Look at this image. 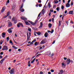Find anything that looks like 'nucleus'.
I'll return each mask as SVG.
<instances>
[{
	"label": "nucleus",
	"mask_w": 74,
	"mask_h": 74,
	"mask_svg": "<svg viewBox=\"0 0 74 74\" xmlns=\"http://www.w3.org/2000/svg\"><path fill=\"white\" fill-rule=\"evenodd\" d=\"M40 74H43V73L42 71H41L40 72Z\"/></svg>",
	"instance_id": "nucleus-53"
},
{
	"label": "nucleus",
	"mask_w": 74,
	"mask_h": 74,
	"mask_svg": "<svg viewBox=\"0 0 74 74\" xmlns=\"http://www.w3.org/2000/svg\"><path fill=\"white\" fill-rule=\"evenodd\" d=\"M68 48L69 49H71V48H72L71 47H69Z\"/></svg>",
	"instance_id": "nucleus-54"
},
{
	"label": "nucleus",
	"mask_w": 74,
	"mask_h": 74,
	"mask_svg": "<svg viewBox=\"0 0 74 74\" xmlns=\"http://www.w3.org/2000/svg\"><path fill=\"white\" fill-rule=\"evenodd\" d=\"M38 43L37 42H35L34 44V45L35 46L38 45Z\"/></svg>",
	"instance_id": "nucleus-34"
},
{
	"label": "nucleus",
	"mask_w": 74,
	"mask_h": 74,
	"mask_svg": "<svg viewBox=\"0 0 74 74\" xmlns=\"http://www.w3.org/2000/svg\"><path fill=\"white\" fill-rule=\"evenodd\" d=\"M17 26L18 27H20V24L19 23L17 25Z\"/></svg>",
	"instance_id": "nucleus-39"
},
{
	"label": "nucleus",
	"mask_w": 74,
	"mask_h": 74,
	"mask_svg": "<svg viewBox=\"0 0 74 74\" xmlns=\"http://www.w3.org/2000/svg\"><path fill=\"white\" fill-rule=\"evenodd\" d=\"M51 56H53V53H52L51 55Z\"/></svg>",
	"instance_id": "nucleus-63"
},
{
	"label": "nucleus",
	"mask_w": 74,
	"mask_h": 74,
	"mask_svg": "<svg viewBox=\"0 0 74 74\" xmlns=\"http://www.w3.org/2000/svg\"><path fill=\"white\" fill-rule=\"evenodd\" d=\"M40 43L41 44H45V42L44 41V40H43L41 41Z\"/></svg>",
	"instance_id": "nucleus-18"
},
{
	"label": "nucleus",
	"mask_w": 74,
	"mask_h": 74,
	"mask_svg": "<svg viewBox=\"0 0 74 74\" xmlns=\"http://www.w3.org/2000/svg\"><path fill=\"white\" fill-rule=\"evenodd\" d=\"M25 23H26V25H30V24H29V23L25 21Z\"/></svg>",
	"instance_id": "nucleus-24"
},
{
	"label": "nucleus",
	"mask_w": 74,
	"mask_h": 74,
	"mask_svg": "<svg viewBox=\"0 0 74 74\" xmlns=\"http://www.w3.org/2000/svg\"><path fill=\"white\" fill-rule=\"evenodd\" d=\"M8 32L9 33H12V30H11V29H9L8 30Z\"/></svg>",
	"instance_id": "nucleus-13"
},
{
	"label": "nucleus",
	"mask_w": 74,
	"mask_h": 74,
	"mask_svg": "<svg viewBox=\"0 0 74 74\" xmlns=\"http://www.w3.org/2000/svg\"><path fill=\"white\" fill-rule=\"evenodd\" d=\"M33 42H33V41H32L31 43H30V44H33Z\"/></svg>",
	"instance_id": "nucleus-59"
},
{
	"label": "nucleus",
	"mask_w": 74,
	"mask_h": 74,
	"mask_svg": "<svg viewBox=\"0 0 74 74\" xmlns=\"http://www.w3.org/2000/svg\"><path fill=\"white\" fill-rule=\"evenodd\" d=\"M28 66L29 67H30V66H31V65H30V61L28 62Z\"/></svg>",
	"instance_id": "nucleus-25"
},
{
	"label": "nucleus",
	"mask_w": 74,
	"mask_h": 74,
	"mask_svg": "<svg viewBox=\"0 0 74 74\" xmlns=\"http://www.w3.org/2000/svg\"><path fill=\"white\" fill-rule=\"evenodd\" d=\"M11 50H12V49H10L9 50V52H11Z\"/></svg>",
	"instance_id": "nucleus-57"
},
{
	"label": "nucleus",
	"mask_w": 74,
	"mask_h": 74,
	"mask_svg": "<svg viewBox=\"0 0 74 74\" xmlns=\"http://www.w3.org/2000/svg\"><path fill=\"white\" fill-rule=\"evenodd\" d=\"M48 36V34L47 32H46L45 34V37H47Z\"/></svg>",
	"instance_id": "nucleus-15"
},
{
	"label": "nucleus",
	"mask_w": 74,
	"mask_h": 74,
	"mask_svg": "<svg viewBox=\"0 0 74 74\" xmlns=\"http://www.w3.org/2000/svg\"><path fill=\"white\" fill-rule=\"evenodd\" d=\"M9 18L10 19H11V17L10 16H9Z\"/></svg>",
	"instance_id": "nucleus-56"
},
{
	"label": "nucleus",
	"mask_w": 74,
	"mask_h": 74,
	"mask_svg": "<svg viewBox=\"0 0 74 74\" xmlns=\"http://www.w3.org/2000/svg\"><path fill=\"white\" fill-rule=\"evenodd\" d=\"M49 28H51L52 27V24L51 23H49Z\"/></svg>",
	"instance_id": "nucleus-21"
},
{
	"label": "nucleus",
	"mask_w": 74,
	"mask_h": 74,
	"mask_svg": "<svg viewBox=\"0 0 74 74\" xmlns=\"http://www.w3.org/2000/svg\"><path fill=\"white\" fill-rule=\"evenodd\" d=\"M25 11V10L24 9H22L21 10V9H20V11L21 12H23Z\"/></svg>",
	"instance_id": "nucleus-35"
},
{
	"label": "nucleus",
	"mask_w": 74,
	"mask_h": 74,
	"mask_svg": "<svg viewBox=\"0 0 74 74\" xmlns=\"http://www.w3.org/2000/svg\"><path fill=\"white\" fill-rule=\"evenodd\" d=\"M10 44H12V41L11 40H10Z\"/></svg>",
	"instance_id": "nucleus-47"
},
{
	"label": "nucleus",
	"mask_w": 74,
	"mask_h": 74,
	"mask_svg": "<svg viewBox=\"0 0 74 74\" xmlns=\"http://www.w3.org/2000/svg\"><path fill=\"white\" fill-rule=\"evenodd\" d=\"M67 10H65L64 12V13L65 14H66V13H67Z\"/></svg>",
	"instance_id": "nucleus-52"
},
{
	"label": "nucleus",
	"mask_w": 74,
	"mask_h": 74,
	"mask_svg": "<svg viewBox=\"0 0 74 74\" xmlns=\"http://www.w3.org/2000/svg\"><path fill=\"white\" fill-rule=\"evenodd\" d=\"M51 71L52 73H53V72H54V70L52 69H51Z\"/></svg>",
	"instance_id": "nucleus-45"
},
{
	"label": "nucleus",
	"mask_w": 74,
	"mask_h": 74,
	"mask_svg": "<svg viewBox=\"0 0 74 74\" xmlns=\"http://www.w3.org/2000/svg\"><path fill=\"white\" fill-rule=\"evenodd\" d=\"M35 60H36V58H34L33 60V61L34 62V61H35Z\"/></svg>",
	"instance_id": "nucleus-61"
},
{
	"label": "nucleus",
	"mask_w": 74,
	"mask_h": 74,
	"mask_svg": "<svg viewBox=\"0 0 74 74\" xmlns=\"http://www.w3.org/2000/svg\"><path fill=\"white\" fill-rule=\"evenodd\" d=\"M8 48L6 46H3V48L2 49V50H8Z\"/></svg>",
	"instance_id": "nucleus-3"
},
{
	"label": "nucleus",
	"mask_w": 74,
	"mask_h": 74,
	"mask_svg": "<svg viewBox=\"0 0 74 74\" xmlns=\"http://www.w3.org/2000/svg\"><path fill=\"white\" fill-rule=\"evenodd\" d=\"M70 3H68L66 4V6L67 8L70 7Z\"/></svg>",
	"instance_id": "nucleus-10"
},
{
	"label": "nucleus",
	"mask_w": 74,
	"mask_h": 74,
	"mask_svg": "<svg viewBox=\"0 0 74 74\" xmlns=\"http://www.w3.org/2000/svg\"><path fill=\"white\" fill-rule=\"evenodd\" d=\"M5 60V58H4V59H2V60H1L0 62L1 64H3V62H4V60Z\"/></svg>",
	"instance_id": "nucleus-12"
},
{
	"label": "nucleus",
	"mask_w": 74,
	"mask_h": 74,
	"mask_svg": "<svg viewBox=\"0 0 74 74\" xmlns=\"http://www.w3.org/2000/svg\"><path fill=\"white\" fill-rule=\"evenodd\" d=\"M42 23L41 22L40 23V25L39 27H42Z\"/></svg>",
	"instance_id": "nucleus-26"
},
{
	"label": "nucleus",
	"mask_w": 74,
	"mask_h": 74,
	"mask_svg": "<svg viewBox=\"0 0 74 74\" xmlns=\"http://www.w3.org/2000/svg\"><path fill=\"white\" fill-rule=\"evenodd\" d=\"M64 8V6L62 5V6L61 7V9L62 10H63Z\"/></svg>",
	"instance_id": "nucleus-41"
},
{
	"label": "nucleus",
	"mask_w": 74,
	"mask_h": 74,
	"mask_svg": "<svg viewBox=\"0 0 74 74\" xmlns=\"http://www.w3.org/2000/svg\"><path fill=\"white\" fill-rule=\"evenodd\" d=\"M56 9L58 11H59L60 9L59 7H57Z\"/></svg>",
	"instance_id": "nucleus-33"
},
{
	"label": "nucleus",
	"mask_w": 74,
	"mask_h": 74,
	"mask_svg": "<svg viewBox=\"0 0 74 74\" xmlns=\"http://www.w3.org/2000/svg\"><path fill=\"white\" fill-rule=\"evenodd\" d=\"M5 33H3L2 34V37H3V38H4L5 37Z\"/></svg>",
	"instance_id": "nucleus-7"
},
{
	"label": "nucleus",
	"mask_w": 74,
	"mask_h": 74,
	"mask_svg": "<svg viewBox=\"0 0 74 74\" xmlns=\"http://www.w3.org/2000/svg\"><path fill=\"white\" fill-rule=\"evenodd\" d=\"M36 41V39H35L32 41V42H35Z\"/></svg>",
	"instance_id": "nucleus-48"
},
{
	"label": "nucleus",
	"mask_w": 74,
	"mask_h": 74,
	"mask_svg": "<svg viewBox=\"0 0 74 74\" xmlns=\"http://www.w3.org/2000/svg\"><path fill=\"white\" fill-rule=\"evenodd\" d=\"M23 4H22V5L20 7V9H21V8H23Z\"/></svg>",
	"instance_id": "nucleus-38"
},
{
	"label": "nucleus",
	"mask_w": 74,
	"mask_h": 74,
	"mask_svg": "<svg viewBox=\"0 0 74 74\" xmlns=\"http://www.w3.org/2000/svg\"><path fill=\"white\" fill-rule=\"evenodd\" d=\"M70 1H71L70 0H68V3H70Z\"/></svg>",
	"instance_id": "nucleus-62"
},
{
	"label": "nucleus",
	"mask_w": 74,
	"mask_h": 74,
	"mask_svg": "<svg viewBox=\"0 0 74 74\" xmlns=\"http://www.w3.org/2000/svg\"><path fill=\"white\" fill-rule=\"evenodd\" d=\"M45 12V11H44V9H43L42 11L39 14L38 17H39L41 15V13H42L43 14H44V13Z\"/></svg>",
	"instance_id": "nucleus-2"
},
{
	"label": "nucleus",
	"mask_w": 74,
	"mask_h": 74,
	"mask_svg": "<svg viewBox=\"0 0 74 74\" xmlns=\"http://www.w3.org/2000/svg\"><path fill=\"white\" fill-rule=\"evenodd\" d=\"M48 7H49V8H50L51 7V5H50V3H49L48 4Z\"/></svg>",
	"instance_id": "nucleus-22"
},
{
	"label": "nucleus",
	"mask_w": 74,
	"mask_h": 74,
	"mask_svg": "<svg viewBox=\"0 0 74 74\" xmlns=\"http://www.w3.org/2000/svg\"><path fill=\"white\" fill-rule=\"evenodd\" d=\"M71 5H73V2H72L71 4Z\"/></svg>",
	"instance_id": "nucleus-58"
},
{
	"label": "nucleus",
	"mask_w": 74,
	"mask_h": 74,
	"mask_svg": "<svg viewBox=\"0 0 74 74\" xmlns=\"http://www.w3.org/2000/svg\"><path fill=\"white\" fill-rule=\"evenodd\" d=\"M38 3H41V0L38 1Z\"/></svg>",
	"instance_id": "nucleus-49"
},
{
	"label": "nucleus",
	"mask_w": 74,
	"mask_h": 74,
	"mask_svg": "<svg viewBox=\"0 0 74 74\" xmlns=\"http://www.w3.org/2000/svg\"><path fill=\"white\" fill-rule=\"evenodd\" d=\"M69 14H71V15H73V11H70L69 12Z\"/></svg>",
	"instance_id": "nucleus-14"
},
{
	"label": "nucleus",
	"mask_w": 74,
	"mask_h": 74,
	"mask_svg": "<svg viewBox=\"0 0 74 74\" xmlns=\"http://www.w3.org/2000/svg\"><path fill=\"white\" fill-rule=\"evenodd\" d=\"M48 74H51V73L50 72H48Z\"/></svg>",
	"instance_id": "nucleus-60"
},
{
	"label": "nucleus",
	"mask_w": 74,
	"mask_h": 74,
	"mask_svg": "<svg viewBox=\"0 0 74 74\" xmlns=\"http://www.w3.org/2000/svg\"><path fill=\"white\" fill-rule=\"evenodd\" d=\"M29 23L32 24V25H35V24L32 21H29Z\"/></svg>",
	"instance_id": "nucleus-27"
},
{
	"label": "nucleus",
	"mask_w": 74,
	"mask_h": 74,
	"mask_svg": "<svg viewBox=\"0 0 74 74\" xmlns=\"http://www.w3.org/2000/svg\"><path fill=\"white\" fill-rule=\"evenodd\" d=\"M70 63V59H68L66 61V63L67 64H69Z\"/></svg>",
	"instance_id": "nucleus-4"
},
{
	"label": "nucleus",
	"mask_w": 74,
	"mask_h": 74,
	"mask_svg": "<svg viewBox=\"0 0 74 74\" xmlns=\"http://www.w3.org/2000/svg\"><path fill=\"white\" fill-rule=\"evenodd\" d=\"M67 58H64V60H67Z\"/></svg>",
	"instance_id": "nucleus-50"
},
{
	"label": "nucleus",
	"mask_w": 74,
	"mask_h": 74,
	"mask_svg": "<svg viewBox=\"0 0 74 74\" xmlns=\"http://www.w3.org/2000/svg\"><path fill=\"white\" fill-rule=\"evenodd\" d=\"M56 7V5H53V8H55V7Z\"/></svg>",
	"instance_id": "nucleus-64"
},
{
	"label": "nucleus",
	"mask_w": 74,
	"mask_h": 74,
	"mask_svg": "<svg viewBox=\"0 0 74 74\" xmlns=\"http://www.w3.org/2000/svg\"><path fill=\"white\" fill-rule=\"evenodd\" d=\"M39 7H42V4H39Z\"/></svg>",
	"instance_id": "nucleus-43"
},
{
	"label": "nucleus",
	"mask_w": 74,
	"mask_h": 74,
	"mask_svg": "<svg viewBox=\"0 0 74 74\" xmlns=\"http://www.w3.org/2000/svg\"><path fill=\"white\" fill-rule=\"evenodd\" d=\"M21 50V49H18V51H19V52H20V51Z\"/></svg>",
	"instance_id": "nucleus-55"
},
{
	"label": "nucleus",
	"mask_w": 74,
	"mask_h": 74,
	"mask_svg": "<svg viewBox=\"0 0 74 74\" xmlns=\"http://www.w3.org/2000/svg\"><path fill=\"white\" fill-rule=\"evenodd\" d=\"M62 67L63 68H65V66H66V64H64V63H62Z\"/></svg>",
	"instance_id": "nucleus-9"
},
{
	"label": "nucleus",
	"mask_w": 74,
	"mask_h": 74,
	"mask_svg": "<svg viewBox=\"0 0 74 74\" xmlns=\"http://www.w3.org/2000/svg\"><path fill=\"white\" fill-rule=\"evenodd\" d=\"M30 36H29V35L28 34H27V41H29V39H30Z\"/></svg>",
	"instance_id": "nucleus-17"
},
{
	"label": "nucleus",
	"mask_w": 74,
	"mask_h": 74,
	"mask_svg": "<svg viewBox=\"0 0 74 74\" xmlns=\"http://www.w3.org/2000/svg\"><path fill=\"white\" fill-rule=\"evenodd\" d=\"M20 25H21L22 27H23V24L22 23H19Z\"/></svg>",
	"instance_id": "nucleus-37"
},
{
	"label": "nucleus",
	"mask_w": 74,
	"mask_h": 74,
	"mask_svg": "<svg viewBox=\"0 0 74 74\" xmlns=\"http://www.w3.org/2000/svg\"><path fill=\"white\" fill-rule=\"evenodd\" d=\"M10 14V12H8L7 13V15L8 16Z\"/></svg>",
	"instance_id": "nucleus-32"
},
{
	"label": "nucleus",
	"mask_w": 74,
	"mask_h": 74,
	"mask_svg": "<svg viewBox=\"0 0 74 74\" xmlns=\"http://www.w3.org/2000/svg\"><path fill=\"white\" fill-rule=\"evenodd\" d=\"M10 40V39H9V37H7L6 38V40L7 41H9V40Z\"/></svg>",
	"instance_id": "nucleus-30"
},
{
	"label": "nucleus",
	"mask_w": 74,
	"mask_h": 74,
	"mask_svg": "<svg viewBox=\"0 0 74 74\" xmlns=\"http://www.w3.org/2000/svg\"><path fill=\"white\" fill-rule=\"evenodd\" d=\"M10 3V0H8L7 1V3Z\"/></svg>",
	"instance_id": "nucleus-51"
},
{
	"label": "nucleus",
	"mask_w": 74,
	"mask_h": 74,
	"mask_svg": "<svg viewBox=\"0 0 74 74\" xmlns=\"http://www.w3.org/2000/svg\"><path fill=\"white\" fill-rule=\"evenodd\" d=\"M3 40H1L0 42V44L1 45V44H3Z\"/></svg>",
	"instance_id": "nucleus-42"
},
{
	"label": "nucleus",
	"mask_w": 74,
	"mask_h": 74,
	"mask_svg": "<svg viewBox=\"0 0 74 74\" xmlns=\"http://www.w3.org/2000/svg\"><path fill=\"white\" fill-rule=\"evenodd\" d=\"M53 32H54V31L53 29H52L51 30V31L50 32V33H51V34H52V33H53Z\"/></svg>",
	"instance_id": "nucleus-40"
},
{
	"label": "nucleus",
	"mask_w": 74,
	"mask_h": 74,
	"mask_svg": "<svg viewBox=\"0 0 74 74\" xmlns=\"http://www.w3.org/2000/svg\"><path fill=\"white\" fill-rule=\"evenodd\" d=\"M12 21H14V23L16 24L17 21H16V19L15 17H13L12 20Z\"/></svg>",
	"instance_id": "nucleus-1"
},
{
	"label": "nucleus",
	"mask_w": 74,
	"mask_h": 74,
	"mask_svg": "<svg viewBox=\"0 0 74 74\" xmlns=\"http://www.w3.org/2000/svg\"><path fill=\"white\" fill-rule=\"evenodd\" d=\"M12 47L14 48V49H18V47L14 46H12Z\"/></svg>",
	"instance_id": "nucleus-23"
},
{
	"label": "nucleus",
	"mask_w": 74,
	"mask_h": 74,
	"mask_svg": "<svg viewBox=\"0 0 74 74\" xmlns=\"http://www.w3.org/2000/svg\"><path fill=\"white\" fill-rule=\"evenodd\" d=\"M5 7H4L3 8L2 10L1 11V12H4V11L5 10Z\"/></svg>",
	"instance_id": "nucleus-16"
},
{
	"label": "nucleus",
	"mask_w": 74,
	"mask_h": 74,
	"mask_svg": "<svg viewBox=\"0 0 74 74\" xmlns=\"http://www.w3.org/2000/svg\"><path fill=\"white\" fill-rule=\"evenodd\" d=\"M61 23H62L61 21H59V26H60L61 25Z\"/></svg>",
	"instance_id": "nucleus-28"
},
{
	"label": "nucleus",
	"mask_w": 74,
	"mask_h": 74,
	"mask_svg": "<svg viewBox=\"0 0 74 74\" xmlns=\"http://www.w3.org/2000/svg\"><path fill=\"white\" fill-rule=\"evenodd\" d=\"M63 73V70L61 69L60 70V72L58 74H62Z\"/></svg>",
	"instance_id": "nucleus-11"
},
{
	"label": "nucleus",
	"mask_w": 74,
	"mask_h": 74,
	"mask_svg": "<svg viewBox=\"0 0 74 74\" xmlns=\"http://www.w3.org/2000/svg\"><path fill=\"white\" fill-rule=\"evenodd\" d=\"M55 1H54V3L55 4H56V3H58L59 1L58 0H55Z\"/></svg>",
	"instance_id": "nucleus-19"
},
{
	"label": "nucleus",
	"mask_w": 74,
	"mask_h": 74,
	"mask_svg": "<svg viewBox=\"0 0 74 74\" xmlns=\"http://www.w3.org/2000/svg\"><path fill=\"white\" fill-rule=\"evenodd\" d=\"M21 19H22V20H24V21H26L27 20V18H26L25 17L22 16L21 18Z\"/></svg>",
	"instance_id": "nucleus-6"
},
{
	"label": "nucleus",
	"mask_w": 74,
	"mask_h": 74,
	"mask_svg": "<svg viewBox=\"0 0 74 74\" xmlns=\"http://www.w3.org/2000/svg\"><path fill=\"white\" fill-rule=\"evenodd\" d=\"M36 34H38V36L40 35V34H41V32H38L36 33Z\"/></svg>",
	"instance_id": "nucleus-20"
},
{
	"label": "nucleus",
	"mask_w": 74,
	"mask_h": 74,
	"mask_svg": "<svg viewBox=\"0 0 74 74\" xmlns=\"http://www.w3.org/2000/svg\"><path fill=\"white\" fill-rule=\"evenodd\" d=\"M52 21L53 22H54V18H52Z\"/></svg>",
	"instance_id": "nucleus-46"
},
{
	"label": "nucleus",
	"mask_w": 74,
	"mask_h": 74,
	"mask_svg": "<svg viewBox=\"0 0 74 74\" xmlns=\"http://www.w3.org/2000/svg\"><path fill=\"white\" fill-rule=\"evenodd\" d=\"M51 52H50V51H48L47 52V54L48 55H51Z\"/></svg>",
	"instance_id": "nucleus-31"
},
{
	"label": "nucleus",
	"mask_w": 74,
	"mask_h": 74,
	"mask_svg": "<svg viewBox=\"0 0 74 74\" xmlns=\"http://www.w3.org/2000/svg\"><path fill=\"white\" fill-rule=\"evenodd\" d=\"M28 30L29 31V32H31L32 31V29L31 28H28Z\"/></svg>",
	"instance_id": "nucleus-36"
},
{
	"label": "nucleus",
	"mask_w": 74,
	"mask_h": 74,
	"mask_svg": "<svg viewBox=\"0 0 74 74\" xmlns=\"http://www.w3.org/2000/svg\"><path fill=\"white\" fill-rule=\"evenodd\" d=\"M8 25L9 27H10V26H12V24L11 22H8Z\"/></svg>",
	"instance_id": "nucleus-8"
},
{
	"label": "nucleus",
	"mask_w": 74,
	"mask_h": 74,
	"mask_svg": "<svg viewBox=\"0 0 74 74\" xmlns=\"http://www.w3.org/2000/svg\"><path fill=\"white\" fill-rule=\"evenodd\" d=\"M50 12H53V10H52V8L51 9Z\"/></svg>",
	"instance_id": "nucleus-29"
},
{
	"label": "nucleus",
	"mask_w": 74,
	"mask_h": 74,
	"mask_svg": "<svg viewBox=\"0 0 74 74\" xmlns=\"http://www.w3.org/2000/svg\"><path fill=\"white\" fill-rule=\"evenodd\" d=\"M14 72V70L13 69H12L11 71H9L10 74H13Z\"/></svg>",
	"instance_id": "nucleus-5"
},
{
	"label": "nucleus",
	"mask_w": 74,
	"mask_h": 74,
	"mask_svg": "<svg viewBox=\"0 0 74 74\" xmlns=\"http://www.w3.org/2000/svg\"><path fill=\"white\" fill-rule=\"evenodd\" d=\"M8 16L7 15L3 17V18H7V17Z\"/></svg>",
	"instance_id": "nucleus-44"
}]
</instances>
